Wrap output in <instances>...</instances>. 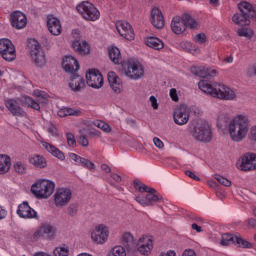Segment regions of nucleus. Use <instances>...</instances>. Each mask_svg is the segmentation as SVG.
Here are the masks:
<instances>
[{
  "instance_id": "f257e3e1",
  "label": "nucleus",
  "mask_w": 256,
  "mask_h": 256,
  "mask_svg": "<svg viewBox=\"0 0 256 256\" xmlns=\"http://www.w3.org/2000/svg\"><path fill=\"white\" fill-rule=\"evenodd\" d=\"M217 128L220 131H228L231 141L241 143L249 135L251 121L247 114H236L231 119V113L228 107H223L217 114Z\"/></svg>"
},
{
  "instance_id": "f03ea898",
  "label": "nucleus",
  "mask_w": 256,
  "mask_h": 256,
  "mask_svg": "<svg viewBox=\"0 0 256 256\" xmlns=\"http://www.w3.org/2000/svg\"><path fill=\"white\" fill-rule=\"evenodd\" d=\"M134 187L139 193H147L145 196L136 195L134 198L139 205H142V207H151V205H155V203L159 201V196L155 194L157 193V190L154 188L143 184V182L139 180H134Z\"/></svg>"
},
{
  "instance_id": "7ed1b4c3",
  "label": "nucleus",
  "mask_w": 256,
  "mask_h": 256,
  "mask_svg": "<svg viewBox=\"0 0 256 256\" xmlns=\"http://www.w3.org/2000/svg\"><path fill=\"white\" fill-rule=\"evenodd\" d=\"M188 129L190 135L195 141H198V143H211L213 130L209 122L200 120L195 125H189Z\"/></svg>"
},
{
  "instance_id": "20e7f679",
  "label": "nucleus",
  "mask_w": 256,
  "mask_h": 256,
  "mask_svg": "<svg viewBox=\"0 0 256 256\" xmlns=\"http://www.w3.org/2000/svg\"><path fill=\"white\" fill-rule=\"evenodd\" d=\"M55 191V182L48 179H38L31 186V193L36 199H49Z\"/></svg>"
},
{
  "instance_id": "39448f33",
  "label": "nucleus",
  "mask_w": 256,
  "mask_h": 256,
  "mask_svg": "<svg viewBox=\"0 0 256 256\" xmlns=\"http://www.w3.org/2000/svg\"><path fill=\"white\" fill-rule=\"evenodd\" d=\"M76 9L86 21H97L101 17V13L97 7L89 1L81 2Z\"/></svg>"
},
{
  "instance_id": "423d86ee",
  "label": "nucleus",
  "mask_w": 256,
  "mask_h": 256,
  "mask_svg": "<svg viewBox=\"0 0 256 256\" xmlns=\"http://www.w3.org/2000/svg\"><path fill=\"white\" fill-rule=\"evenodd\" d=\"M0 55L4 61H15L17 59V50L11 40L7 38L0 39Z\"/></svg>"
},
{
  "instance_id": "0eeeda50",
  "label": "nucleus",
  "mask_w": 256,
  "mask_h": 256,
  "mask_svg": "<svg viewBox=\"0 0 256 256\" xmlns=\"http://www.w3.org/2000/svg\"><path fill=\"white\" fill-rule=\"evenodd\" d=\"M73 197V192L67 188V187H62L58 188L56 192L53 195V201L55 207H67L69 203H71V199Z\"/></svg>"
},
{
  "instance_id": "6e6552de",
  "label": "nucleus",
  "mask_w": 256,
  "mask_h": 256,
  "mask_svg": "<svg viewBox=\"0 0 256 256\" xmlns=\"http://www.w3.org/2000/svg\"><path fill=\"white\" fill-rule=\"evenodd\" d=\"M30 56L36 67H45V65H47V58L45 56V52L43 51V49H41V45H39V42L35 40L30 46Z\"/></svg>"
},
{
  "instance_id": "1a4fd4ad",
  "label": "nucleus",
  "mask_w": 256,
  "mask_h": 256,
  "mask_svg": "<svg viewBox=\"0 0 256 256\" xmlns=\"http://www.w3.org/2000/svg\"><path fill=\"white\" fill-rule=\"evenodd\" d=\"M124 73L126 77H129V79L139 81V79L145 75V69L139 62H129Z\"/></svg>"
},
{
  "instance_id": "9d476101",
  "label": "nucleus",
  "mask_w": 256,
  "mask_h": 256,
  "mask_svg": "<svg viewBox=\"0 0 256 256\" xmlns=\"http://www.w3.org/2000/svg\"><path fill=\"white\" fill-rule=\"evenodd\" d=\"M91 239L97 245H103L109 239V227L105 224L96 226L91 233Z\"/></svg>"
},
{
  "instance_id": "9b49d317",
  "label": "nucleus",
  "mask_w": 256,
  "mask_h": 256,
  "mask_svg": "<svg viewBox=\"0 0 256 256\" xmlns=\"http://www.w3.org/2000/svg\"><path fill=\"white\" fill-rule=\"evenodd\" d=\"M55 233H57V228L51 224L42 225L33 234V240L39 241V239H54Z\"/></svg>"
},
{
  "instance_id": "f8f14e48",
  "label": "nucleus",
  "mask_w": 256,
  "mask_h": 256,
  "mask_svg": "<svg viewBox=\"0 0 256 256\" xmlns=\"http://www.w3.org/2000/svg\"><path fill=\"white\" fill-rule=\"evenodd\" d=\"M86 83L92 89H101L103 87V75L97 69H90L86 73Z\"/></svg>"
},
{
  "instance_id": "ddd939ff",
  "label": "nucleus",
  "mask_w": 256,
  "mask_h": 256,
  "mask_svg": "<svg viewBox=\"0 0 256 256\" xmlns=\"http://www.w3.org/2000/svg\"><path fill=\"white\" fill-rule=\"evenodd\" d=\"M189 117H191V112L189 107L186 105L178 106L173 114L174 123L176 125H187L189 123Z\"/></svg>"
},
{
  "instance_id": "4468645a",
  "label": "nucleus",
  "mask_w": 256,
  "mask_h": 256,
  "mask_svg": "<svg viewBox=\"0 0 256 256\" xmlns=\"http://www.w3.org/2000/svg\"><path fill=\"white\" fill-rule=\"evenodd\" d=\"M189 19V14H185L183 17H173L171 21V29L175 35H181V33H185Z\"/></svg>"
},
{
  "instance_id": "2eb2a0df",
  "label": "nucleus",
  "mask_w": 256,
  "mask_h": 256,
  "mask_svg": "<svg viewBox=\"0 0 256 256\" xmlns=\"http://www.w3.org/2000/svg\"><path fill=\"white\" fill-rule=\"evenodd\" d=\"M116 29L119 35H121V37L127 41H133V39H135V32L133 31V27L128 22L123 20L117 21Z\"/></svg>"
},
{
  "instance_id": "dca6fc26",
  "label": "nucleus",
  "mask_w": 256,
  "mask_h": 256,
  "mask_svg": "<svg viewBox=\"0 0 256 256\" xmlns=\"http://www.w3.org/2000/svg\"><path fill=\"white\" fill-rule=\"evenodd\" d=\"M16 213L20 219H37L38 217L37 211L31 208V206H29V202L27 201H24L18 205Z\"/></svg>"
},
{
  "instance_id": "f3484780",
  "label": "nucleus",
  "mask_w": 256,
  "mask_h": 256,
  "mask_svg": "<svg viewBox=\"0 0 256 256\" xmlns=\"http://www.w3.org/2000/svg\"><path fill=\"white\" fill-rule=\"evenodd\" d=\"M10 23L14 29H25L27 27V16L23 12L16 10L10 15Z\"/></svg>"
},
{
  "instance_id": "a211bd4d",
  "label": "nucleus",
  "mask_w": 256,
  "mask_h": 256,
  "mask_svg": "<svg viewBox=\"0 0 256 256\" xmlns=\"http://www.w3.org/2000/svg\"><path fill=\"white\" fill-rule=\"evenodd\" d=\"M137 250L141 255H151L153 250V236H142L137 243Z\"/></svg>"
},
{
  "instance_id": "6ab92c4d",
  "label": "nucleus",
  "mask_w": 256,
  "mask_h": 256,
  "mask_svg": "<svg viewBox=\"0 0 256 256\" xmlns=\"http://www.w3.org/2000/svg\"><path fill=\"white\" fill-rule=\"evenodd\" d=\"M5 107H6V109H8V111L11 112V114L14 117H25V115H27L25 110H23V108H21V106L19 104V100H17V99L6 100Z\"/></svg>"
},
{
  "instance_id": "aec40b11",
  "label": "nucleus",
  "mask_w": 256,
  "mask_h": 256,
  "mask_svg": "<svg viewBox=\"0 0 256 256\" xmlns=\"http://www.w3.org/2000/svg\"><path fill=\"white\" fill-rule=\"evenodd\" d=\"M242 171H255L256 169V153L248 152L242 156L240 165Z\"/></svg>"
},
{
  "instance_id": "412c9836",
  "label": "nucleus",
  "mask_w": 256,
  "mask_h": 256,
  "mask_svg": "<svg viewBox=\"0 0 256 256\" xmlns=\"http://www.w3.org/2000/svg\"><path fill=\"white\" fill-rule=\"evenodd\" d=\"M85 87V79L81 75L77 73L71 74L69 82V89H71V91H73L74 93H79L83 91Z\"/></svg>"
},
{
  "instance_id": "4be33fe9",
  "label": "nucleus",
  "mask_w": 256,
  "mask_h": 256,
  "mask_svg": "<svg viewBox=\"0 0 256 256\" xmlns=\"http://www.w3.org/2000/svg\"><path fill=\"white\" fill-rule=\"evenodd\" d=\"M107 77L112 91L116 93V95L123 93V82L121 81V78H119V76H117L113 71L108 72Z\"/></svg>"
},
{
  "instance_id": "5701e85b",
  "label": "nucleus",
  "mask_w": 256,
  "mask_h": 256,
  "mask_svg": "<svg viewBox=\"0 0 256 256\" xmlns=\"http://www.w3.org/2000/svg\"><path fill=\"white\" fill-rule=\"evenodd\" d=\"M62 67L66 73H70V75H73L77 73V70L79 69V62L73 56H66L63 59Z\"/></svg>"
},
{
  "instance_id": "b1692460",
  "label": "nucleus",
  "mask_w": 256,
  "mask_h": 256,
  "mask_svg": "<svg viewBox=\"0 0 256 256\" xmlns=\"http://www.w3.org/2000/svg\"><path fill=\"white\" fill-rule=\"evenodd\" d=\"M191 73L197 75V77H202V79H207V77H216L217 70L205 66H195L191 68Z\"/></svg>"
},
{
  "instance_id": "393cba45",
  "label": "nucleus",
  "mask_w": 256,
  "mask_h": 256,
  "mask_svg": "<svg viewBox=\"0 0 256 256\" xmlns=\"http://www.w3.org/2000/svg\"><path fill=\"white\" fill-rule=\"evenodd\" d=\"M151 23L156 29H163L165 27V18L159 8H153L151 10Z\"/></svg>"
},
{
  "instance_id": "a878e982",
  "label": "nucleus",
  "mask_w": 256,
  "mask_h": 256,
  "mask_svg": "<svg viewBox=\"0 0 256 256\" xmlns=\"http://www.w3.org/2000/svg\"><path fill=\"white\" fill-rule=\"evenodd\" d=\"M40 143L47 153H50V155H53V157H56V159H59V161H65V154L55 147V145L45 140H41Z\"/></svg>"
},
{
  "instance_id": "bb28decb",
  "label": "nucleus",
  "mask_w": 256,
  "mask_h": 256,
  "mask_svg": "<svg viewBox=\"0 0 256 256\" xmlns=\"http://www.w3.org/2000/svg\"><path fill=\"white\" fill-rule=\"evenodd\" d=\"M47 28L49 33H51V35L57 36V35H61V21L58 20L57 17L54 16H48L47 17Z\"/></svg>"
},
{
  "instance_id": "cd10ccee",
  "label": "nucleus",
  "mask_w": 256,
  "mask_h": 256,
  "mask_svg": "<svg viewBox=\"0 0 256 256\" xmlns=\"http://www.w3.org/2000/svg\"><path fill=\"white\" fill-rule=\"evenodd\" d=\"M28 161L35 169H45L47 167V159L43 155L33 154L29 157Z\"/></svg>"
},
{
  "instance_id": "c85d7f7f",
  "label": "nucleus",
  "mask_w": 256,
  "mask_h": 256,
  "mask_svg": "<svg viewBox=\"0 0 256 256\" xmlns=\"http://www.w3.org/2000/svg\"><path fill=\"white\" fill-rule=\"evenodd\" d=\"M72 48L76 53H79V55H89L91 51V46H89V43L83 41L76 40L72 42Z\"/></svg>"
},
{
  "instance_id": "c756f323",
  "label": "nucleus",
  "mask_w": 256,
  "mask_h": 256,
  "mask_svg": "<svg viewBox=\"0 0 256 256\" xmlns=\"http://www.w3.org/2000/svg\"><path fill=\"white\" fill-rule=\"evenodd\" d=\"M250 18L251 17L247 16L246 14L239 12L232 16V22L239 27H245L251 24V21L249 20Z\"/></svg>"
},
{
  "instance_id": "7c9ffc66",
  "label": "nucleus",
  "mask_w": 256,
  "mask_h": 256,
  "mask_svg": "<svg viewBox=\"0 0 256 256\" xmlns=\"http://www.w3.org/2000/svg\"><path fill=\"white\" fill-rule=\"evenodd\" d=\"M9 169H11V157L7 154H0V175L9 173Z\"/></svg>"
},
{
  "instance_id": "2f4dec72",
  "label": "nucleus",
  "mask_w": 256,
  "mask_h": 256,
  "mask_svg": "<svg viewBox=\"0 0 256 256\" xmlns=\"http://www.w3.org/2000/svg\"><path fill=\"white\" fill-rule=\"evenodd\" d=\"M145 44L147 45V47H150L151 49H155L156 51H161V49L165 47V43H163V40L157 37L146 38Z\"/></svg>"
},
{
  "instance_id": "473e14b6",
  "label": "nucleus",
  "mask_w": 256,
  "mask_h": 256,
  "mask_svg": "<svg viewBox=\"0 0 256 256\" xmlns=\"http://www.w3.org/2000/svg\"><path fill=\"white\" fill-rule=\"evenodd\" d=\"M83 112L77 108L63 107L58 111V117H81Z\"/></svg>"
},
{
  "instance_id": "72a5a7b5",
  "label": "nucleus",
  "mask_w": 256,
  "mask_h": 256,
  "mask_svg": "<svg viewBox=\"0 0 256 256\" xmlns=\"http://www.w3.org/2000/svg\"><path fill=\"white\" fill-rule=\"evenodd\" d=\"M238 8L240 13L248 17H255V9H253V5L251 3L241 2L238 4Z\"/></svg>"
},
{
  "instance_id": "f704fd0d",
  "label": "nucleus",
  "mask_w": 256,
  "mask_h": 256,
  "mask_svg": "<svg viewBox=\"0 0 256 256\" xmlns=\"http://www.w3.org/2000/svg\"><path fill=\"white\" fill-rule=\"evenodd\" d=\"M235 99H237V90L225 85L222 101H235Z\"/></svg>"
},
{
  "instance_id": "c9c22d12",
  "label": "nucleus",
  "mask_w": 256,
  "mask_h": 256,
  "mask_svg": "<svg viewBox=\"0 0 256 256\" xmlns=\"http://www.w3.org/2000/svg\"><path fill=\"white\" fill-rule=\"evenodd\" d=\"M109 57L115 65H120L122 61L121 50L115 46L109 48Z\"/></svg>"
},
{
  "instance_id": "e433bc0d",
  "label": "nucleus",
  "mask_w": 256,
  "mask_h": 256,
  "mask_svg": "<svg viewBox=\"0 0 256 256\" xmlns=\"http://www.w3.org/2000/svg\"><path fill=\"white\" fill-rule=\"evenodd\" d=\"M224 90H225L224 84L214 83V88H213L211 97H214V99H220V101H222Z\"/></svg>"
},
{
  "instance_id": "4c0bfd02",
  "label": "nucleus",
  "mask_w": 256,
  "mask_h": 256,
  "mask_svg": "<svg viewBox=\"0 0 256 256\" xmlns=\"http://www.w3.org/2000/svg\"><path fill=\"white\" fill-rule=\"evenodd\" d=\"M234 245H237L241 249H253V244L240 236L234 237Z\"/></svg>"
},
{
  "instance_id": "58836bf2",
  "label": "nucleus",
  "mask_w": 256,
  "mask_h": 256,
  "mask_svg": "<svg viewBox=\"0 0 256 256\" xmlns=\"http://www.w3.org/2000/svg\"><path fill=\"white\" fill-rule=\"evenodd\" d=\"M198 87L200 90L203 91V93H207V95H210V96L213 95L214 84L212 85L208 81L202 80L198 83Z\"/></svg>"
},
{
  "instance_id": "ea45409f",
  "label": "nucleus",
  "mask_w": 256,
  "mask_h": 256,
  "mask_svg": "<svg viewBox=\"0 0 256 256\" xmlns=\"http://www.w3.org/2000/svg\"><path fill=\"white\" fill-rule=\"evenodd\" d=\"M52 256H69V247L65 244L57 246L53 250Z\"/></svg>"
},
{
  "instance_id": "a19ab883",
  "label": "nucleus",
  "mask_w": 256,
  "mask_h": 256,
  "mask_svg": "<svg viewBox=\"0 0 256 256\" xmlns=\"http://www.w3.org/2000/svg\"><path fill=\"white\" fill-rule=\"evenodd\" d=\"M22 101L24 105H28V107H31V109H35V111H39L41 109L39 103H37L29 96H23Z\"/></svg>"
},
{
  "instance_id": "79ce46f5",
  "label": "nucleus",
  "mask_w": 256,
  "mask_h": 256,
  "mask_svg": "<svg viewBox=\"0 0 256 256\" xmlns=\"http://www.w3.org/2000/svg\"><path fill=\"white\" fill-rule=\"evenodd\" d=\"M14 171L19 175H25L27 173V164L23 161H17L14 163Z\"/></svg>"
},
{
  "instance_id": "37998d69",
  "label": "nucleus",
  "mask_w": 256,
  "mask_h": 256,
  "mask_svg": "<svg viewBox=\"0 0 256 256\" xmlns=\"http://www.w3.org/2000/svg\"><path fill=\"white\" fill-rule=\"evenodd\" d=\"M93 125L95 127H98V129H101V131H103L104 133H111V126L105 121L96 120L93 122Z\"/></svg>"
},
{
  "instance_id": "c03bdc74",
  "label": "nucleus",
  "mask_w": 256,
  "mask_h": 256,
  "mask_svg": "<svg viewBox=\"0 0 256 256\" xmlns=\"http://www.w3.org/2000/svg\"><path fill=\"white\" fill-rule=\"evenodd\" d=\"M231 243L235 245V236L229 233L223 234L221 239V245L227 246L231 245Z\"/></svg>"
},
{
  "instance_id": "a18cd8bd",
  "label": "nucleus",
  "mask_w": 256,
  "mask_h": 256,
  "mask_svg": "<svg viewBox=\"0 0 256 256\" xmlns=\"http://www.w3.org/2000/svg\"><path fill=\"white\" fill-rule=\"evenodd\" d=\"M238 37H245L246 39H251L253 37V30L249 28H239L237 30Z\"/></svg>"
},
{
  "instance_id": "49530a36",
  "label": "nucleus",
  "mask_w": 256,
  "mask_h": 256,
  "mask_svg": "<svg viewBox=\"0 0 256 256\" xmlns=\"http://www.w3.org/2000/svg\"><path fill=\"white\" fill-rule=\"evenodd\" d=\"M79 212V205L77 204H70L69 207L66 209L67 215L69 217H77V213Z\"/></svg>"
},
{
  "instance_id": "de8ad7c7",
  "label": "nucleus",
  "mask_w": 256,
  "mask_h": 256,
  "mask_svg": "<svg viewBox=\"0 0 256 256\" xmlns=\"http://www.w3.org/2000/svg\"><path fill=\"white\" fill-rule=\"evenodd\" d=\"M185 46L188 48L189 53H192V55H199V53H201L199 46L192 44L191 42H186Z\"/></svg>"
},
{
  "instance_id": "09e8293b",
  "label": "nucleus",
  "mask_w": 256,
  "mask_h": 256,
  "mask_svg": "<svg viewBox=\"0 0 256 256\" xmlns=\"http://www.w3.org/2000/svg\"><path fill=\"white\" fill-rule=\"evenodd\" d=\"M214 179L220 183V185H223V187H231L232 182L231 180L221 176V175H215Z\"/></svg>"
},
{
  "instance_id": "8fccbe9b",
  "label": "nucleus",
  "mask_w": 256,
  "mask_h": 256,
  "mask_svg": "<svg viewBox=\"0 0 256 256\" xmlns=\"http://www.w3.org/2000/svg\"><path fill=\"white\" fill-rule=\"evenodd\" d=\"M111 256H127V252H125V248L122 246H115L112 249Z\"/></svg>"
},
{
  "instance_id": "3c124183",
  "label": "nucleus",
  "mask_w": 256,
  "mask_h": 256,
  "mask_svg": "<svg viewBox=\"0 0 256 256\" xmlns=\"http://www.w3.org/2000/svg\"><path fill=\"white\" fill-rule=\"evenodd\" d=\"M45 129L47 133H49V135H51L52 137H57V128L55 127V125H53V123L48 122L45 126Z\"/></svg>"
},
{
  "instance_id": "603ef678",
  "label": "nucleus",
  "mask_w": 256,
  "mask_h": 256,
  "mask_svg": "<svg viewBox=\"0 0 256 256\" xmlns=\"http://www.w3.org/2000/svg\"><path fill=\"white\" fill-rule=\"evenodd\" d=\"M66 139L69 147H77V140H75V135H73V133H66Z\"/></svg>"
},
{
  "instance_id": "864d4df0",
  "label": "nucleus",
  "mask_w": 256,
  "mask_h": 256,
  "mask_svg": "<svg viewBox=\"0 0 256 256\" xmlns=\"http://www.w3.org/2000/svg\"><path fill=\"white\" fill-rule=\"evenodd\" d=\"M248 139L251 143L256 144V125L252 126L248 133Z\"/></svg>"
},
{
  "instance_id": "5fc2aeb1",
  "label": "nucleus",
  "mask_w": 256,
  "mask_h": 256,
  "mask_svg": "<svg viewBox=\"0 0 256 256\" xmlns=\"http://www.w3.org/2000/svg\"><path fill=\"white\" fill-rule=\"evenodd\" d=\"M122 243L124 245H131V243H133V235H131L130 233H125L122 236Z\"/></svg>"
},
{
  "instance_id": "6e6d98bb",
  "label": "nucleus",
  "mask_w": 256,
  "mask_h": 256,
  "mask_svg": "<svg viewBox=\"0 0 256 256\" xmlns=\"http://www.w3.org/2000/svg\"><path fill=\"white\" fill-rule=\"evenodd\" d=\"M195 43H199L200 45H203L207 41V36L204 33L197 34L194 37Z\"/></svg>"
},
{
  "instance_id": "4d7b16f0",
  "label": "nucleus",
  "mask_w": 256,
  "mask_h": 256,
  "mask_svg": "<svg viewBox=\"0 0 256 256\" xmlns=\"http://www.w3.org/2000/svg\"><path fill=\"white\" fill-rule=\"evenodd\" d=\"M69 157H70V159H72V161L76 162V165H80L81 161H83V157H81L75 153H69Z\"/></svg>"
},
{
  "instance_id": "13d9d810",
  "label": "nucleus",
  "mask_w": 256,
  "mask_h": 256,
  "mask_svg": "<svg viewBox=\"0 0 256 256\" xmlns=\"http://www.w3.org/2000/svg\"><path fill=\"white\" fill-rule=\"evenodd\" d=\"M187 26H189L190 29H197V27H199V23L189 15Z\"/></svg>"
},
{
  "instance_id": "bf43d9fd",
  "label": "nucleus",
  "mask_w": 256,
  "mask_h": 256,
  "mask_svg": "<svg viewBox=\"0 0 256 256\" xmlns=\"http://www.w3.org/2000/svg\"><path fill=\"white\" fill-rule=\"evenodd\" d=\"M149 101L154 111H157V109H159V103L157 102V98L155 96H150Z\"/></svg>"
},
{
  "instance_id": "052dcab7",
  "label": "nucleus",
  "mask_w": 256,
  "mask_h": 256,
  "mask_svg": "<svg viewBox=\"0 0 256 256\" xmlns=\"http://www.w3.org/2000/svg\"><path fill=\"white\" fill-rule=\"evenodd\" d=\"M78 143L79 145H81L82 147H89V140L87 139V137L81 135L78 139Z\"/></svg>"
},
{
  "instance_id": "680f3d73",
  "label": "nucleus",
  "mask_w": 256,
  "mask_h": 256,
  "mask_svg": "<svg viewBox=\"0 0 256 256\" xmlns=\"http://www.w3.org/2000/svg\"><path fill=\"white\" fill-rule=\"evenodd\" d=\"M185 175H187V177H190V179H193L194 181H201V178L195 175V173H193L191 170H186Z\"/></svg>"
},
{
  "instance_id": "e2e57ef3",
  "label": "nucleus",
  "mask_w": 256,
  "mask_h": 256,
  "mask_svg": "<svg viewBox=\"0 0 256 256\" xmlns=\"http://www.w3.org/2000/svg\"><path fill=\"white\" fill-rule=\"evenodd\" d=\"M170 97L172 101H175V102L179 101V96L177 95V89L175 88L170 89Z\"/></svg>"
},
{
  "instance_id": "0e129e2a",
  "label": "nucleus",
  "mask_w": 256,
  "mask_h": 256,
  "mask_svg": "<svg viewBox=\"0 0 256 256\" xmlns=\"http://www.w3.org/2000/svg\"><path fill=\"white\" fill-rule=\"evenodd\" d=\"M153 143L155 145V147H157L158 149H163V147H165V144L163 143V141H161V139L155 137L153 139Z\"/></svg>"
},
{
  "instance_id": "69168bd1",
  "label": "nucleus",
  "mask_w": 256,
  "mask_h": 256,
  "mask_svg": "<svg viewBox=\"0 0 256 256\" xmlns=\"http://www.w3.org/2000/svg\"><path fill=\"white\" fill-rule=\"evenodd\" d=\"M84 168L89 169L91 171V170L95 169V163H93L91 160L87 159Z\"/></svg>"
},
{
  "instance_id": "338daca9",
  "label": "nucleus",
  "mask_w": 256,
  "mask_h": 256,
  "mask_svg": "<svg viewBox=\"0 0 256 256\" xmlns=\"http://www.w3.org/2000/svg\"><path fill=\"white\" fill-rule=\"evenodd\" d=\"M5 217H7V210L5 209V207L0 206V221H3Z\"/></svg>"
},
{
  "instance_id": "774afa93",
  "label": "nucleus",
  "mask_w": 256,
  "mask_h": 256,
  "mask_svg": "<svg viewBox=\"0 0 256 256\" xmlns=\"http://www.w3.org/2000/svg\"><path fill=\"white\" fill-rule=\"evenodd\" d=\"M182 256H197V254H196L195 251L192 250V249H186V250L183 252Z\"/></svg>"
}]
</instances>
